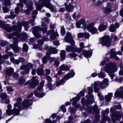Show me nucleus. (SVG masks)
<instances>
[{
	"label": "nucleus",
	"instance_id": "nucleus-9",
	"mask_svg": "<svg viewBox=\"0 0 123 123\" xmlns=\"http://www.w3.org/2000/svg\"><path fill=\"white\" fill-rule=\"evenodd\" d=\"M103 46L104 45L107 47L110 46V41L108 36H105L102 37L100 39Z\"/></svg>",
	"mask_w": 123,
	"mask_h": 123
},
{
	"label": "nucleus",
	"instance_id": "nucleus-8",
	"mask_svg": "<svg viewBox=\"0 0 123 123\" xmlns=\"http://www.w3.org/2000/svg\"><path fill=\"white\" fill-rule=\"evenodd\" d=\"M8 109L6 111V113L8 116L11 115L15 114L16 115H17L19 114L20 111L19 109L14 108L12 110L11 109L12 106L11 105H8L7 106Z\"/></svg>",
	"mask_w": 123,
	"mask_h": 123
},
{
	"label": "nucleus",
	"instance_id": "nucleus-39",
	"mask_svg": "<svg viewBox=\"0 0 123 123\" xmlns=\"http://www.w3.org/2000/svg\"><path fill=\"white\" fill-rule=\"evenodd\" d=\"M109 60V59H106L104 61H102L100 63V65L101 66H103L104 64L106 62H108Z\"/></svg>",
	"mask_w": 123,
	"mask_h": 123
},
{
	"label": "nucleus",
	"instance_id": "nucleus-2",
	"mask_svg": "<svg viewBox=\"0 0 123 123\" xmlns=\"http://www.w3.org/2000/svg\"><path fill=\"white\" fill-rule=\"evenodd\" d=\"M85 20L84 19H83L80 20L79 21L77 22L76 23V27L78 28H79L81 27V25H82V27L84 29L86 28L92 34H95L97 33V29L94 26V22H92L89 24L87 26L85 24Z\"/></svg>",
	"mask_w": 123,
	"mask_h": 123
},
{
	"label": "nucleus",
	"instance_id": "nucleus-25",
	"mask_svg": "<svg viewBox=\"0 0 123 123\" xmlns=\"http://www.w3.org/2000/svg\"><path fill=\"white\" fill-rule=\"evenodd\" d=\"M112 96V93H110L108 94L107 95L105 96V100L107 102H109L111 100Z\"/></svg>",
	"mask_w": 123,
	"mask_h": 123
},
{
	"label": "nucleus",
	"instance_id": "nucleus-57",
	"mask_svg": "<svg viewBox=\"0 0 123 123\" xmlns=\"http://www.w3.org/2000/svg\"><path fill=\"white\" fill-rule=\"evenodd\" d=\"M3 11L5 13H7L9 11V10L6 7H4L3 8Z\"/></svg>",
	"mask_w": 123,
	"mask_h": 123
},
{
	"label": "nucleus",
	"instance_id": "nucleus-24",
	"mask_svg": "<svg viewBox=\"0 0 123 123\" xmlns=\"http://www.w3.org/2000/svg\"><path fill=\"white\" fill-rule=\"evenodd\" d=\"M9 58V56L8 55H3V57L2 58L1 55L0 54V65L2 63L1 61H2L3 59H6ZM1 67L0 66V70L1 69Z\"/></svg>",
	"mask_w": 123,
	"mask_h": 123
},
{
	"label": "nucleus",
	"instance_id": "nucleus-17",
	"mask_svg": "<svg viewBox=\"0 0 123 123\" xmlns=\"http://www.w3.org/2000/svg\"><path fill=\"white\" fill-rule=\"evenodd\" d=\"M65 5L66 10L68 12H72L74 10V7L72 4L65 3Z\"/></svg>",
	"mask_w": 123,
	"mask_h": 123
},
{
	"label": "nucleus",
	"instance_id": "nucleus-18",
	"mask_svg": "<svg viewBox=\"0 0 123 123\" xmlns=\"http://www.w3.org/2000/svg\"><path fill=\"white\" fill-rule=\"evenodd\" d=\"M110 53V57L111 58H112L115 60H119V58L116 56V55H117L116 52L113 49H111V50Z\"/></svg>",
	"mask_w": 123,
	"mask_h": 123
},
{
	"label": "nucleus",
	"instance_id": "nucleus-60",
	"mask_svg": "<svg viewBox=\"0 0 123 123\" xmlns=\"http://www.w3.org/2000/svg\"><path fill=\"white\" fill-rule=\"evenodd\" d=\"M62 70H60V71H59L58 72V73L57 74H56L55 75V77H57V75H61L62 74Z\"/></svg>",
	"mask_w": 123,
	"mask_h": 123
},
{
	"label": "nucleus",
	"instance_id": "nucleus-40",
	"mask_svg": "<svg viewBox=\"0 0 123 123\" xmlns=\"http://www.w3.org/2000/svg\"><path fill=\"white\" fill-rule=\"evenodd\" d=\"M121 70L119 72V74L121 75H123V67L122 65H121L120 66Z\"/></svg>",
	"mask_w": 123,
	"mask_h": 123
},
{
	"label": "nucleus",
	"instance_id": "nucleus-36",
	"mask_svg": "<svg viewBox=\"0 0 123 123\" xmlns=\"http://www.w3.org/2000/svg\"><path fill=\"white\" fill-rule=\"evenodd\" d=\"M28 46L26 43H24L23 45V47L22 48L23 51L27 52L28 50Z\"/></svg>",
	"mask_w": 123,
	"mask_h": 123
},
{
	"label": "nucleus",
	"instance_id": "nucleus-42",
	"mask_svg": "<svg viewBox=\"0 0 123 123\" xmlns=\"http://www.w3.org/2000/svg\"><path fill=\"white\" fill-rule=\"evenodd\" d=\"M19 81L21 83H23L25 81V80L23 77L21 76L19 79Z\"/></svg>",
	"mask_w": 123,
	"mask_h": 123
},
{
	"label": "nucleus",
	"instance_id": "nucleus-44",
	"mask_svg": "<svg viewBox=\"0 0 123 123\" xmlns=\"http://www.w3.org/2000/svg\"><path fill=\"white\" fill-rule=\"evenodd\" d=\"M14 13L13 12H11V15L9 16V18L10 19H14L16 16L15 15L12 14Z\"/></svg>",
	"mask_w": 123,
	"mask_h": 123
},
{
	"label": "nucleus",
	"instance_id": "nucleus-61",
	"mask_svg": "<svg viewBox=\"0 0 123 123\" xmlns=\"http://www.w3.org/2000/svg\"><path fill=\"white\" fill-rule=\"evenodd\" d=\"M45 123H52V121L49 119H48L46 120Z\"/></svg>",
	"mask_w": 123,
	"mask_h": 123
},
{
	"label": "nucleus",
	"instance_id": "nucleus-46",
	"mask_svg": "<svg viewBox=\"0 0 123 123\" xmlns=\"http://www.w3.org/2000/svg\"><path fill=\"white\" fill-rule=\"evenodd\" d=\"M4 3L5 5L9 6L11 5L10 2L9 0H7L5 1Z\"/></svg>",
	"mask_w": 123,
	"mask_h": 123
},
{
	"label": "nucleus",
	"instance_id": "nucleus-53",
	"mask_svg": "<svg viewBox=\"0 0 123 123\" xmlns=\"http://www.w3.org/2000/svg\"><path fill=\"white\" fill-rule=\"evenodd\" d=\"M65 31L64 28L62 27L61 30V33L62 35H64L65 34Z\"/></svg>",
	"mask_w": 123,
	"mask_h": 123
},
{
	"label": "nucleus",
	"instance_id": "nucleus-55",
	"mask_svg": "<svg viewBox=\"0 0 123 123\" xmlns=\"http://www.w3.org/2000/svg\"><path fill=\"white\" fill-rule=\"evenodd\" d=\"M90 35L89 33H85L84 34V36L85 38H88L90 37Z\"/></svg>",
	"mask_w": 123,
	"mask_h": 123
},
{
	"label": "nucleus",
	"instance_id": "nucleus-5",
	"mask_svg": "<svg viewBox=\"0 0 123 123\" xmlns=\"http://www.w3.org/2000/svg\"><path fill=\"white\" fill-rule=\"evenodd\" d=\"M104 70L108 73L115 72L117 70V66L115 62L110 63L107 64Z\"/></svg>",
	"mask_w": 123,
	"mask_h": 123
},
{
	"label": "nucleus",
	"instance_id": "nucleus-31",
	"mask_svg": "<svg viewBox=\"0 0 123 123\" xmlns=\"http://www.w3.org/2000/svg\"><path fill=\"white\" fill-rule=\"evenodd\" d=\"M13 71V68H9L6 71V74L9 75L12 74Z\"/></svg>",
	"mask_w": 123,
	"mask_h": 123
},
{
	"label": "nucleus",
	"instance_id": "nucleus-54",
	"mask_svg": "<svg viewBox=\"0 0 123 123\" xmlns=\"http://www.w3.org/2000/svg\"><path fill=\"white\" fill-rule=\"evenodd\" d=\"M42 61L43 63H46L47 62V57L46 56H44L42 59Z\"/></svg>",
	"mask_w": 123,
	"mask_h": 123
},
{
	"label": "nucleus",
	"instance_id": "nucleus-38",
	"mask_svg": "<svg viewBox=\"0 0 123 123\" xmlns=\"http://www.w3.org/2000/svg\"><path fill=\"white\" fill-rule=\"evenodd\" d=\"M28 23L27 22H25L23 23V26L26 31H27L28 29Z\"/></svg>",
	"mask_w": 123,
	"mask_h": 123
},
{
	"label": "nucleus",
	"instance_id": "nucleus-43",
	"mask_svg": "<svg viewBox=\"0 0 123 123\" xmlns=\"http://www.w3.org/2000/svg\"><path fill=\"white\" fill-rule=\"evenodd\" d=\"M98 95L100 101H102L104 99V96L102 95H101L100 93H98Z\"/></svg>",
	"mask_w": 123,
	"mask_h": 123
},
{
	"label": "nucleus",
	"instance_id": "nucleus-22",
	"mask_svg": "<svg viewBox=\"0 0 123 123\" xmlns=\"http://www.w3.org/2000/svg\"><path fill=\"white\" fill-rule=\"evenodd\" d=\"M59 69L60 70L68 71L70 70L69 67L67 65L62 64L59 67Z\"/></svg>",
	"mask_w": 123,
	"mask_h": 123
},
{
	"label": "nucleus",
	"instance_id": "nucleus-27",
	"mask_svg": "<svg viewBox=\"0 0 123 123\" xmlns=\"http://www.w3.org/2000/svg\"><path fill=\"white\" fill-rule=\"evenodd\" d=\"M18 6L16 7L15 9V12L16 13H17L19 10V6H20L21 8H22L23 6V4L22 3H19L17 4Z\"/></svg>",
	"mask_w": 123,
	"mask_h": 123
},
{
	"label": "nucleus",
	"instance_id": "nucleus-3",
	"mask_svg": "<svg viewBox=\"0 0 123 123\" xmlns=\"http://www.w3.org/2000/svg\"><path fill=\"white\" fill-rule=\"evenodd\" d=\"M22 99L20 97L16 99V102L14 104V106L15 107H18L19 109H22L25 108H27L29 106L32 105V101L28 99L23 101L21 104V102Z\"/></svg>",
	"mask_w": 123,
	"mask_h": 123
},
{
	"label": "nucleus",
	"instance_id": "nucleus-58",
	"mask_svg": "<svg viewBox=\"0 0 123 123\" xmlns=\"http://www.w3.org/2000/svg\"><path fill=\"white\" fill-rule=\"evenodd\" d=\"M38 44L40 45L43 44L44 43V41L42 40H39L38 42Z\"/></svg>",
	"mask_w": 123,
	"mask_h": 123
},
{
	"label": "nucleus",
	"instance_id": "nucleus-56",
	"mask_svg": "<svg viewBox=\"0 0 123 123\" xmlns=\"http://www.w3.org/2000/svg\"><path fill=\"white\" fill-rule=\"evenodd\" d=\"M62 111L63 112H65L66 111V109L65 108L64 105H62L61 107Z\"/></svg>",
	"mask_w": 123,
	"mask_h": 123
},
{
	"label": "nucleus",
	"instance_id": "nucleus-13",
	"mask_svg": "<svg viewBox=\"0 0 123 123\" xmlns=\"http://www.w3.org/2000/svg\"><path fill=\"white\" fill-rule=\"evenodd\" d=\"M66 50L68 52H77L78 53H79L81 51V49H78V48H75L72 46L68 45L66 46Z\"/></svg>",
	"mask_w": 123,
	"mask_h": 123
},
{
	"label": "nucleus",
	"instance_id": "nucleus-62",
	"mask_svg": "<svg viewBox=\"0 0 123 123\" xmlns=\"http://www.w3.org/2000/svg\"><path fill=\"white\" fill-rule=\"evenodd\" d=\"M53 43L54 45L57 46L59 45V42L58 41L56 40L54 41Z\"/></svg>",
	"mask_w": 123,
	"mask_h": 123
},
{
	"label": "nucleus",
	"instance_id": "nucleus-14",
	"mask_svg": "<svg viewBox=\"0 0 123 123\" xmlns=\"http://www.w3.org/2000/svg\"><path fill=\"white\" fill-rule=\"evenodd\" d=\"M115 96L117 98H123V86L117 89L115 93Z\"/></svg>",
	"mask_w": 123,
	"mask_h": 123
},
{
	"label": "nucleus",
	"instance_id": "nucleus-28",
	"mask_svg": "<svg viewBox=\"0 0 123 123\" xmlns=\"http://www.w3.org/2000/svg\"><path fill=\"white\" fill-rule=\"evenodd\" d=\"M106 26L104 25H100L98 27L99 30L100 31H103L105 30Z\"/></svg>",
	"mask_w": 123,
	"mask_h": 123
},
{
	"label": "nucleus",
	"instance_id": "nucleus-49",
	"mask_svg": "<svg viewBox=\"0 0 123 123\" xmlns=\"http://www.w3.org/2000/svg\"><path fill=\"white\" fill-rule=\"evenodd\" d=\"M88 94H90L92 93L93 92V90L92 87H89L88 88Z\"/></svg>",
	"mask_w": 123,
	"mask_h": 123
},
{
	"label": "nucleus",
	"instance_id": "nucleus-19",
	"mask_svg": "<svg viewBox=\"0 0 123 123\" xmlns=\"http://www.w3.org/2000/svg\"><path fill=\"white\" fill-rule=\"evenodd\" d=\"M37 12L36 11H34L32 13V14L33 15L32 16V19H31L29 22L30 24H31V25L33 26L35 25L34 22L35 21V19L36 18V15L37 14Z\"/></svg>",
	"mask_w": 123,
	"mask_h": 123
},
{
	"label": "nucleus",
	"instance_id": "nucleus-23",
	"mask_svg": "<svg viewBox=\"0 0 123 123\" xmlns=\"http://www.w3.org/2000/svg\"><path fill=\"white\" fill-rule=\"evenodd\" d=\"M46 79L47 80L48 82L47 85L49 88L50 89L51 87L52 86L51 83V82L52 81V78L50 76H48L46 77Z\"/></svg>",
	"mask_w": 123,
	"mask_h": 123
},
{
	"label": "nucleus",
	"instance_id": "nucleus-4",
	"mask_svg": "<svg viewBox=\"0 0 123 123\" xmlns=\"http://www.w3.org/2000/svg\"><path fill=\"white\" fill-rule=\"evenodd\" d=\"M42 28L39 26H36L34 28L32 33L36 38H39L41 36V35L38 33V31H42L43 33H44L46 32L47 30V28L46 24H42Z\"/></svg>",
	"mask_w": 123,
	"mask_h": 123
},
{
	"label": "nucleus",
	"instance_id": "nucleus-6",
	"mask_svg": "<svg viewBox=\"0 0 123 123\" xmlns=\"http://www.w3.org/2000/svg\"><path fill=\"white\" fill-rule=\"evenodd\" d=\"M108 80L107 79H104L103 81V82H100L99 85H98V81L94 82V89L95 92L97 93L98 92L99 89L98 88V86H99L102 88L107 87L108 85Z\"/></svg>",
	"mask_w": 123,
	"mask_h": 123
},
{
	"label": "nucleus",
	"instance_id": "nucleus-50",
	"mask_svg": "<svg viewBox=\"0 0 123 123\" xmlns=\"http://www.w3.org/2000/svg\"><path fill=\"white\" fill-rule=\"evenodd\" d=\"M80 48L79 49L78 48V49H81V51L82 49H83L84 48V44L83 43L81 42L80 43Z\"/></svg>",
	"mask_w": 123,
	"mask_h": 123
},
{
	"label": "nucleus",
	"instance_id": "nucleus-20",
	"mask_svg": "<svg viewBox=\"0 0 123 123\" xmlns=\"http://www.w3.org/2000/svg\"><path fill=\"white\" fill-rule=\"evenodd\" d=\"M57 52V50L55 48H50L49 50V51L46 54V55L48 56L50 55L51 53L52 54H55Z\"/></svg>",
	"mask_w": 123,
	"mask_h": 123
},
{
	"label": "nucleus",
	"instance_id": "nucleus-45",
	"mask_svg": "<svg viewBox=\"0 0 123 123\" xmlns=\"http://www.w3.org/2000/svg\"><path fill=\"white\" fill-rule=\"evenodd\" d=\"M93 110L94 112H97L98 113L99 111H98V107L97 105H94L93 107Z\"/></svg>",
	"mask_w": 123,
	"mask_h": 123
},
{
	"label": "nucleus",
	"instance_id": "nucleus-64",
	"mask_svg": "<svg viewBox=\"0 0 123 123\" xmlns=\"http://www.w3.org/2000/svg\"><path fill=\"white\" fill-rule=\"evenodd\" d=\"M19 61L22 62H24L25 61V60L23 58H19Z\"/></svg>",
	"mask_w": 123,
	"mask_h": 123
},
{
	"label": "nucleus",
	"instance_id": "nucleus-30",
	"mask_svg": "<svg viewBox=\"0 0 123 123\" xmlns=\"http://www.w3.org/2000/svg\"><path fill=\"white\" fill-rule=\"evenodd\" d=\"M44 81L43 80L41 82L40 85L37 87V89L38 90H41L43 88V87L44 86Z\"/></svg>",
	"mask_w": 123,
	"mask_h": 123
},
{
	"label": "nucleus",
	"instance_id": "nucleus-37",
	"mask_svg": "<svg viewBox=\"0 0 123 123\" xmlns=\"http://www.w3.org/2000/svg\"><path fill=\"white\" fill-rule=\"evenodd\" d=\"M44 72L42 69H38L37 71V73L39 75H41L43 74Z\"/></svg>",
	"mask_w": 123,
	"mask_h": 123
},
{
	"label": "nucleus",
	"instance_id": "nucleus-11",
	"mask_svg": "<svg viewBox=\"0 0 123 123\" xmlns=\"http://www.w3.org/2000/svg\"><path fill=\"white\" fill-rule=\"evenodd\" d=\"M15 38H16V37H14L13 38L14 41L13 42V44L14 46L12 44H11L10 45V47L15 52L17 53L19 51L20 48L17 45L18 39Z\"/></svg>",
	"mask_w": 123,
	"mask_h": 123
},
{
	"label": "nucleus",
	"instance_id": "nucleus-47",
	"mask_svg": "<svg viewBox=\"0 0 123 123\" xmlns=\"http://www.w3.org/2000/svg\"><path fill=\"white\" fill-rule=\"evenodd\" d=\"M68 55L70 56L72 58H74L76 57L77 56V54L75 53L72 54H68Z\"/></svg>",
	"mask_w": 123,
	"mask_h": 123
},
{
	"label": "nucleus",
	"instance_id": "nucleus-7",
	"mask_svg": "<svg viewBox=\"0 0 123 123\" xmlns=\"http://www.w3.org/2000/svg\"><path fill=\"white\" fill-rule=\"evenodd\" d=\"M75 74V73L72 70H71L70 73L66 74L60 81L56 83V86H58L61 85H63L64 84L65 81L69 78L73 77Z\"/></svg>",
	"mask_w": 123,
	"mask_h": 123
},
{
	"label": "nucleus",
	"instance_id": "nucleus-51",
	"mask_svg": "<svg viewBox=\"0 0 123 123\" xmlns=\"http://www.w3.org/2000/svg\"><path fill=\"white\" fill-rule=\"evenodd\" d=\"M84 35V34L83 33H80L78 34L77 37L78 38H81Z\"/></svg>",
	"mask_w": 123,
	"mask_h": 123
},
{
	"label": "nucleus",
	"instance_id": "nucleus-12",
	"mask_svg": "<svg viewBox=\"0 0 123 123\" xmlns=\"http://www.w3.org/2000/svg\"><path fill=\"white\" fill-rule=\"evenodd\" d=\"M71 36L72 35L69 32L67 33L66 36L65 37V40L66 42L70 43L72 45H74L75 44L74 40L72 38H70Z\"/></svg>",
	"mask_w": 123,
	"mask_h": 123
},
{
	"label": "nucleus",
	"instance_id": "nucleus-48",
	"mask_svg": "<svg viewBox=\"0 0 123 123\" xmlns=\"http://www.w3.org/2000/svg\"><path fill=\"white\" fill-rule=\"evenodd\" d=\"M109 109H106L105 110V111H103L102 112V113L103 115H104L106 114H107L109 113Z\"/></svg>",
	"mask_w": 123,
	"mask_h": 123
},
{
	"label": "nucleus",
	"instance_id": "nucleus-41",
	"mask_svg": "<svg viewBox=\"0 0 123 123\" xmlns=\"http://www.w3.org/2000/svg\"><path fill=\"white\" fill-rule=\"evenodd\" d=\"M28 9L29 11H32L33 9L32 7V3L29 4L27 6Z\"/></svg>",
	"mask_w": 123,
	"mask_h": 123
},
{
	"label": "nucleus",
	"instance_id": "nucleus-32",
	"mask_svg": "<svg viewBox=\"0 0 123 123\" xmlns=\"http://www.w3.org/2000/svg\"><path fill=\"white\" fill-rule=\"evenodd\" d=\"M80 99V98L79 97H78V96H77L76 98H73V101L72 103L73 105H74L76 103V101H78Z\"/></svg>",
	"mask_w": 123,
	"mask_h": 123
},
{
	"label": "nucleus",
	"instance_id": "nucleus-52",
	"mask_svg": "<svg viewBox=\"0 0 123 123\" xmlns=\"http://www.w3.org/2000/svg\"><path fill=\"white\" fill-rule=\"evenodd\" d=\"M7 43V42L6 41L1 42L0 43L1 45L2 46H4Z\"/></svg>",
	"mask_w": 123,
	"mask_h": 123
},
{
	"label": "nucleus",
	"instance_id": "nucleus-16",
	"mask_svg": "<svg viewBox=\"0 0 123 123\" xmlns=\"http://www.w3.org/2000/svg\"><path fill=\"white\" fill-rule=\"evenodd\" d=\"M47 35H49L50 34L52 35L50 36V38L51 40H54L55 39V37L54 36L55 35V36L57 37L59 35L58 34L56 33H55L54 32V31L52 29L51 30H49L48 31L47 33Z\"/></svg>",
	"mask_w": 123,
	"mask_h": 123
},
{
	"label": "nucleus",
	"instance_id": "nucleus-15",
	"mask_svg": "<svg viewBox=\"0 0 123 123\" xmlns=\"http://www.w3.org/2000/svg\"><path fill=\"white\" fill-rule=\"evenodd\" d=\"M32 68V64L31 63H29L26 66L21 67H20V69L21 70H23L24 69H25V73H24V74H26L28 73V72L29 71V69L30 68Z\"/></svg>",
	"mask_w": 123,
	"mask_h": 123
},
{
	"label": "nucleus",
	"instance_id": "nucleus-33",
	"mask_svg": "<svg viewBox=\"0 0 123 123\" xmlns=\"http://www.w3.org/2000/svg\"><path fill=\"white\" fill-rule=\"evenodd\" d=\"M98 75L99 78H103L105 76V74L101 71L98 74Z\"/></svg>",
	"mask_w": 123,
	"mask_h": 123
},
{
	"label": "nucleus",
	"instance_id": "nucleus-21",
	"mask_svg": "<svg viewBox=\"0 0 123 123\" xmlns=\"http://www.w3.org/2000/svg\"><path fill=\"white\" fill-rule=\"evenodd\" d=\"M83 54L84 56L86 58H90L91 56V53L90 51L83 50Z\"/></svg>",
	"mask_w": 123,
	"mask_h": 123
},
{
	"label": "nucleus",
	"instance_id": "nucleus-34",
	"mask_svg": "<svg viewBox=\"0 0 123 123\" xmlns=\"http://www.w3.org/2000/svg\"><path fill=\"white\" fill-rule=\"evenodd\" d=\"M7 97L6 94L5 93H2L1 95H0V98H1L2 100H3Z\"/></svg>",
	"mask_w": 123,
	"mask_h": 123
},
{
	"label": "nucleus",
	"instance_id": "nucleus-10",
	"mask_svg": "<svg viewBox=\"0 0 123 123\" xmlns=\"http://www.w3.org/2000/svg\"><path fill=\"white\" fill-rule=\"evenodd\" d=\"M36 78L35 76H33L30 81H28L26 83V85L29 84L30 87L33 88L35 87L38 84V80H36Z\"/></svg>",
	"mask_w": 123,
	"mask_h": 123
},
{
	"label": "nucleus",
	"instance_id": "nucleus-35",
	"mask_svg": "<svg viewBox=\"0 0 123 123\" xmlns=\"http://www.w3.org/2000/svg\"><path fill=\"white\" fill-rule=\"evenodd\" d=\"M110 31L111 32H113L116 30V28L114 27V26L113 25H111L110 29Z\"/></svg>",
	"mask_w": 123,
	"mask_h": 123
},
{
	"label": "nucleus",
	"instance_id": "nucleus-29",
	"mask_svg": "<svg viewBox=\"0 0 123 123\" xmlns=\"http://www.w3.org/2000/svg\"><path fill=\"white\" fill-rule=\"evenodd\" d=\"M34 92V94L36 96L39 98H42L45 95V93H43L42 94H38L36 90Z\"/></svg>",
	"mask_w": 123,
	"mask_h": 123
},
{
	"label": "nucleus",
	"instance_id": "nucleus-63",
	"mask_svg": "<svg viewBox=\"0 0 123 123\" xmlns=\"http://www.w3.org/2000/svg\"><path fill=\"white\" fill-rule=\"evenodd\" d=\"M7 91H9L12 92L13 91V89L12 87H7Z\"/></svg>",
	"mask_w": 123,
	"mask_h": 123
},
{
	"label": "nucleus",
	"instance_id": "nucleus-59",
	"mask_svg": "<svg viewBox=\"0 0 123 123\" xmlns=\"http://www.w3.org/2000/svg\"><path fill=\"white\" fill-rule=\"evenodd\" d=\"M54 64L56 66H58L59 64L60 63L58 61H55L54 62Z\"/></svg>",
	"mask_w": 123,
	"mask_h": 123
},
{
	"label": "nucleus",
	"instance_id": "nucleus-26",
	"mask_svg": "<svg viewBox=\"0 0 123 123\" xmlns=\"http://www.w3.org/2000/svg\"><path fill=\"white\" fill-rule=\"evenodd\" d=\"M65 51L64 50H63L61 51L60 54V56L61 57V60L62 61H63L66 57Z\"/></svg>",
	"mask_w": 123,
	"mask_h": 123
},
{
	"label": "nucleus",
	"instance_id": "nucleus-1",
	"mask_svg": "<svg viewBox=\"0 0 123 123\" xmlns=\"http://www.w3.org/2000/svg\"><path fill=\"white\" fill-rule=\"evenodd\" d=\"M0 27H2L5 31L8 32H11L12 30H16V32L13 34V35H11V37L9 38L10 39H11L14 36L17 37L18 38H21V40L23 41L22 38H25L27 36V34L25 33H23L22 34L21 33H19L22 29L21 24L20 23L18 24L17 27L13 25L11 28L10 27L9 24L4 25L2 24V21H0Z\"/></svg>",
	"mask_w": 123,
	"mask_h": 123
}]
</instances>
